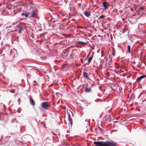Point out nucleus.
I'll return each mask as SVG.
<instances>
[{
  "mask_svg": "<svg viewBox=\"0 0 146 146\" xmlns=\"http://www.w3.org/2000/svg\"><path fill=\"white\" fill-rule=\"evenodd\" d=\"M1 37H0V40H1Z\"/></svg>",
  "mask_w": 146,
  "mask_h": 146,
  "instance_id": "25",
  "label": "nucleus"
},
{
  "mask_svg": "<svg viewBox=\"0 0 146 146\" xmlns=\"http://www.w3.org/2000/svg\"><path fill=\"white\" fill-rule=\"evenodd\" d=\"M127 49L128 50V52L129 53H130V47L129 45H128L127 46Z\"/></svg>",
  "mask_w": 146,
  "mask_h": 146,
  "instance_id": "15",
  "label": "nucleus"
},
{
  "mask_svg": "<svg viewBox=\"0 0 146 146\" xmlns=\"http://www.w3.org/2000/svg\"><path fill=\"white\" fill-rule=\"evenodd\" d=\"M76 43L78 44H84L86 45L88 44L87 42H84L81 41H78L76 42Z\"/></svg>",
  "mask_w": 146,
  "mask_h": 146,
  "instance_id": "9",
  "label": "nucleus"
},
{
  "mask_svg": "<svg viewBox=\"0 0 146 146\" xmlns=\"http://www.w3.org/2000/svg\"><path fill=\"white\" fill-rule=\"evenodd\" d=\"M146 76V75H143V76H140V77H139V78L138 79V81L139 82L141 79H142L144 78H145V77Z\"/></svg>",
  "mask_w": 146,
  "mask_h": 146,
  "instance_id": "13",
  "label": "nucleus"
},
{
  "mask_svg": "<svg viewBox=\"0 0 146 146\" xmlns=\"http://www.w3.org/2000/svg\"><path fill=\"white\" fill-rule=\"evenodd\" d=\"M21 16H24L26 17H28V14L27 13V12L25 13H22L21 14Z\"/></svg>",
  "mask_w": 146,
  "mask_h": 146,
  "instance_id": "14",
  "label": "nucleus"
},
{
  "mask_svg": "<svg viewBox=\"0 0 146 146\" xmlns=\"http://www.w3.org/2000/svg\"><path fill=\"white\" fill-rule=\"evenodd\" d=\"M10 92L12 93H15V91L13 90H11Z\"/></svg>",
  "mask_w": 146,
  "mask_h": 146,
  "instance_id": "21",
  "label": "nucleus"
},
{
  "mask_svg": "<svg viewBox=\"0 0 146 146\" xmlns=\"http://www.w3.org/2000/svg\"><path fill=\"white\" fill-rule=\"evenodd\" d=\"M145 9V7H141L139 8V9L140 10H144Z\"/></svg>",
  "mask_w": 146,
  "mask_h": 146,
  "instance_id": "19",
  "label": "nucleus"
},
{
  "mask_svg": "<svg viewBox=\"0 0 146 146\" xmlns=\"http://www.w3.org/2000/svg\"><path fill=\"white\" fill-rule=\"evenodd\" d=\"M82 61H82V60H81V62H82V63H83V62Z\"/></svg>",
  "mask_w": 146,
  "mask_h": 146,
  "instance_id": "24",
  "label": "nucleus"
},
{
  "mask_svg": "<svg viewBox=\"0 0 146 146\" xmlns=\"http://www.w3.org/2000/svg\"><path fill=\"white\" fill-rule=\"evenodd\" d=\"M19 34H21V30H19Z\"/></svg>",
  "mask_w": 146,
  "mask_h": 146,
  "instance_id": "22",
  "label": "nucleus"
},
{
  "mask_svg": "<svg viewBox=\"0 0 146 146\" xmlns=\"http://www.w3.org/2000/svg\"><path fill=\"white\" fill-rule=\"evenodd\" d=\"M68 116L69 120L70 122L71 125L72 126V119L71 117V116H70V114H69V113H68Z\"/></svg>",
  "mask_w": 146,
  "mask_h": 146,
  "instance_id": "7",
  "label": "nucleus"
},
{
  "mask_svg": "<svg viewBox=\"0 0 146 146\" xmlns=\"http://www.w3.org/2000/svg\"><path fill=\"white\" fill-rule=\"evenodd\" d=\"M108 4L109 5V3L106 2H103V5L104 7V9L106 10L107 8V4Z\"/></svg>",
  "mask_w": 146,
  "mask_h": 146,
  "instance_id": "8",
  "label": "nucleus"
},
{
  "mask_svg": "<svg viewBox=\"0 0 146 146\" xmlns=\"http://www.w3.org/2000/svg\"><path fill=\"white\" fill-rule=\"evenodd\" d=\"M38 12V10L36 9H34L32 10V14L31 16H29V17L30 18L31 17H34L36 16L37 13Z\"/></svg>",
  "mask_w": 146,
  "mask_h": 146,
  "instance_id": "4",
  "label": "nucleus"
},
{
  "mask_svg": "<svg viewBox=\"0 0 146 146\" xmlns=\"http://www.w3.org/2000/svg\"><path fill=\"white\" fill-rule=\"evenodd\" d=\"M27 12V13L28 14V16L31 15V13L30 12Z\"/></svg>",
  "mask_w": 146,
  "mask_h": 146,
  "instance_id": "20",
  "label": "nucleus"
},
{
  "mask_svg": "<svg viewBox=\"0 0 146 146\" xmlns=\"http://www.w3.org/2000/svg\"><path fill=\"white\" fill-rule=\"evenodd\" d=\"M84 14L86 16L88 17H89L90 15V13L87 11H85L84 13Z\"/></svg>",
  "mask_w": 146,
  "mask_h": 146,
  "instance_id": "11",
  "label": "nucleus"
},
{
  "mask_svg": "<svg viewBox=\"0 0 146 146\" xmlns=\"http://www.w3.org/2000/svg\"><path fill=\"white\" fill-rule=\"evenodd\" d=\"M93 57V55H92L90 57L88 58V63H90L91 62L92 60V58Z\"/></svg>",
  "mask_w": 146,
  "mask_h": 146,
  "instance_id": "12",
  "label": "nucleus"
},
{
  "mask_svg": "<svg viewBox=\"0 0 146 146\" xmlns=\"http://www.w3.org/2000/svg\"><path fill=\"white\" fill-rule=\"evenodd\" d=\"M105 17V16L104 15H102L100 16L99 17V18L100 19H103Z\"/></svg>",
  "mask_w": 146,
  "mask_h": 146,
  "instance_id": "17",
  "label": "nucleus"
},
{
  "mask_svg": "<svg viewBox=\"0 0 146 146\" xmlns=\"http://www.w3.org/2000/svg\"><path fill=\"white\" fill-rule=\"evenodd\" d=\"M83 76L88 79H89V76H88V73L87 72H83Z\"/></svg>",
  "mask_w": 146,
  "mask_h": 146,
  "instance_id": "5",
  "label": "nucleus"
},
{
  "mask_svg": "<svg viewBox=\"0 0 146 146\" xmlns=\"http://www.w3.org/2000/svg\"><path fill=\"white\" fill-rule=\"evenodd\" d=\"M116 143L113 141H107L104 143V146H116Z\"/></svg>",
  "mask_w": 146,
  "mask_h": 146,
  "instance_id": "1",
  "label": "nucleus"
},
{
  "mask_svg": "<svg viewBox=\"0 0 146 146\" xmlns=\"http://www.w3.org/2000/svg\"><path fill=\"white\" fill-rule=\"evenodd\" d=\"M17 26L18 27V28L20 29V30H23V28H22L20 26H19L18 25H17Z\"/></svg>",
  "mask_w": 146,
  "mask_h": 146,
  "instance_id": "18",
  "label": "nucleus"
},
{
  "mask_svg": "<svg viewBox=\"0 0 146 146\" xmlns=\"http://www.w3.org/2000/svg\"><path fill=\"white\" fill-rule=\"evenodd\" d=\"M95 79H96L98 81H99V80L98 79H96V78H95Z\"/></svg>",
  "mask_w": 146,
  "mask_h": 146,
  "instance_id": "23",
  "label": "nucleus"
},
{
  "mask_svg": "<svg viewBox=\"0 0 146 146\" xmlns=\"http://www.w3.org/2000/svg\"><path fill=\"white\" fill-rule=\"evenodd\" d=\"M30 102L31 104L32 105L34 106L35 105V102L32 98L31 97L30 98Z\"/></svg>",
  "mask_w": 146,
  "mask_h": 146,
  "instance_id": "6",
  "label": "nucleus"
},
{
  "mask_svg": "<svg viewBox=\"0 0 146 146\" xmlns=\"http://www.w3.org/2000/svg\"><path fill=\"white\" fill-rule=\"evenodd\" d=\"M42 107L45 109H47L50 106V103L47 102H43L42 103Z\"/></svg>",
  "mask_w": 146,
  "mask_h": 146,
  "instance_id": "3",
  "label": "nucleus"
},
{
  "mask_svg": "<svg viewBox=\"0 0 146 146\" xmlns=\"http://www.w3.org/2000/svg\"><path fill=\"white\" fill-rule=\"evenodd\" d=\"M85 92L88 93L91 92L92 91V90L90 88H85L84 90Z\"/></svg>",
  "mask_w": 146,
  "mask_h": 146,
  "instance_id": "10",
  "label": "nucleus"
},
{
  "mask_svg": "<svg viewBox=\"0 0 146 146\" xmlns=\"http://www.w3.org/2000/svg\"><path fill=\"white\" fill-rule=\"evenodd\" d=\"M104 143L103 141H95L94 142V144L95 146H104Z\"/></svg>",
  "mask_w": 146,
  "mask_h": 146,
  "instance_id": "2",
  "label": "nucleus"
},
{
  "mask_svg": "<svg viewBox=\"0 0 146 146\" xmlns=\"http://www.w3.org/2000/svg\"><path fill=\"white\" fill-rule=\"evenodd\" d=\"M111 61H110V62H109L108 63V65H109V67L110 68H112V67L111 66Z\"/></svg>",
  "mask_w": 146,
  "mask_h": 146,
  "instance_id": "16",
  "label": "nucleus"
}]
</instances>
